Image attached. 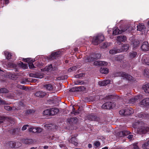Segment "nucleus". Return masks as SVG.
Returning a JSON list of instances; mask_svg holds the SVG:
<instances>
[{"instance_id":"nucleus-1","label":"nucleus","mask_w":149,"mask_h":149,"mask_svg":"<svg viewBox=\"0 0 149 149\" xmlns=\"http://www.w3.org/2000/svg\"><path fill=\"white\" fill-rule=\"evenodd\" d=\"M134 124L135 125H138L139 127L137 130L138 133L145 134L149 131V127L144 126V124L142 122L137 121L134 123Z\"/></svg>"},{"instance_id":"nucleus-2","label":"nucleus","mask_w":149,"mask_h":149,"mask_svg":"<svg viewBox=\"0 0 149 149\" xmlns=\"http://www.w3.org/2000/svg\"><path fill=\"white\" fill-rule=\"evenodd\" d=\"M62 55L61 52L60 51L52 52L51 54L46 57V59L48 61L59 59Z\"/></svg>"},{"instance_id":"nucleus-3","label":"nucleus","mask_w":149,"mask_h":149,"mask_svg":"<svg viewBox=\"0 0 149 149\" xmlns=\"http://www.w3.org/2000/svg\"><path fill=\"white\" fill-rule=\"evenodd\" d=\"M101 55L98 53H94L92 54L91 56H87L85 58V62H90L93 61L95 60L100 58Z\"/></svg>"},{"instance_id":"nucleus-4","label":"nucleus","mask_w":149,"mask_h":149,"mask_svg":"<svg viewBox=\"0 0 149 149\" xmlns=\"http://www.w3.org/2000/svg\"><path fill=\"white\" fill-rule=\"evenodd\" d=\"M22 61L23 62L27 63L28 65H41L40 63H37L38 61H37L35 58H22Z\"/></svg>"},{"instance_id":"nucleus-5","label":"nucleus","mask_w":149,"mask_h":149,"mask_svg":"<svg viewBox=\"0 0 149 149\" xmlns=\"http://www.w3.org/2000/svg\"><path fill=\"white\" fill-rule=\"evenodd\" d=\"M131 29L129 27H127L121 30H120L118 28H116L113 30V34L114 35H116L118 34H121L122 32H126V33L130 32Z\"/></svg>"},{"instance_id":"nucleus-6","label":"nucleus","mask_w":149,"mask_h":149,"mask_svg":"<svg viewBox=\"0 0 149 149\" xmlns=\"http://www.w3.org/2000/svg\"><path fill=\"white\" fill-rule=\"evenodd\" d=\"M116 106L114 102H107L104 103L102 106V108L105 109H110Z\"/></svg>"},{"instance_id":"nucleus-7","label":"nucleus","mask_w":149,"mask_h":149,"mask_svg":"<svg viewBox=\"0 0 149 149\" xmlns=\"http://www.w3.org/2000/svg\"><path fill=\"white\" fill-rule=\"evenodd\" d=\"M16 143L13 141H8L6 142L4 145L5 148L6 149L13 148L15 146Z\"/></svg>"},{"instance_id":"nucleus-8","label":"nucleus","mask_w":149,"mask_h":149,"mask_svg":"<svg viewBox=\"0 0 149 149\" xmlns=\"http://www.w3.org/2000/svg\"><path fill=\"white\" fill-rule=\"evenodd\" d=\"M141 49L143 51H147L149 50V45L147 41L143 42L141 46Z\"/></svg>"},{"instance_id":"nucleus-9","label":"nucleus","mask_w":149,"mask_h":149,"mask_svg":"<svg viewBox=\"0 0 149 149\" xmlns=\"http://www.w3.org/2000/svg\"><path fill=\"white\" fill-rule=\"evenodd\" d=\"M120 76L129 80H133V77L131 75H129L123 72H121L120 73Z\"/></svg>"},{"instance_id":"nucleus-10","label":"nucleus","mask_w":149,"mask_h":149,"mask_svg":"<svg viewBox=\"0 0 149 149\" xmlns=\"http://www.w3.org/2000/svg\"><path fill=\"white\" fill-rule=\"evenodd\" d=\"M55 70L54 66H46L44 68L41 69L42 71H51Z\"/></svg>"},{"instance_id":"nucleus-11","label":"nucleus","mask_w":149,"mask_h":149,"mask_svg":"<svg viewBox=\"0 0 149 149\" xmlns=\"http://www.w3.org/2000/svg\"><path fill=\"white\" fill-rule=\"evenodd\" d=\"M85 87L84 86H80L78 87H74L70 90V91H80L84 90Z\"/></svg>"},{"instance_id":"nucleus-12","label":"nucleus","mask_w":149,"mask_h":149,"mask_svg":"<svg viewBox=\"0 0 149 149\" xmlns=\"http://www.w3.org/2000/svg\"><path fill=\"white\" fill-rule=\"evenodd\" d=\"M129 47L130 45L129 44H124L121 48L119 49L120 52L127 51L129 49Z\"/></svg>"},{"instance_id":"nucleus-13","label":"nucleus","mask_w":149,"mask_h":149,"mask_svg":"<svg viewBox=\"0 0 149 149\" xmlns=\"http://www.w3.org/2000/svg\"><path fill=\"white\" fill-rule=\"evenodd\" d=\"M137 56V53L136 52L131 51L128 54L129 58L130 59H132L135 58Z\"/></svg>"},{"instance_id":"nucleus-14","label":"nucleus","mask_w":149,"mask_h":149,"mask_svg":"<svg viewBox=\"0 0 149 149\" xmlns=\"http://www.w3.org/2000/svg\"><path fill=\"white\" fill-rule=\"evenodd\" d=\"M117 40L119 42H125L127 40V37L124 35H120L118 36Z\"/></svg>"},{"instance_id":"nucleus-15","label":"nucleus","mask_w":149,"mask_h":149,"mask_svg":"<svg viewBox=\"0 0 149 149\" xmlns=\"http://www.w3.org/2000/svg\"><path fill=\"white\" fill-rule=\"evenodd\" d=\"M140 104L142 106L149 105V98H146L143 100L140 103Z\"/></svg>"},{"instance_id":"nucleus-16","label":"nucleus","mask_w":149,"mask_h":149,"mask_svg":"<svg viewBox=\"0 0 149 149\" xmlns=\"http://www.w3.org/2000/svg\"><path fill=\"white\" fill-rule=\"evenodd\" d=\"M4 107L5 109L10 111H13L15 110H18L20 109V108H17L16 107L14 106L13 107H11L9 106H5Z\"/></svg>"},{"instance_id":"nucleus-17","label":"nucleus","mask_w":149,"mask_h":149,"mask_svg":"<svg viewBox=\"0 0 149 149\" xmlns=\"http://www.w3.org/2000/svg\"><path fill=\"white\" fill-rule=\"evenodd\" d=\"M46 93L42 91H37L35 93V95L39 97H42L46 95Z\"/></svg>"},{"instance_id":"nucleus-18","label":"nucleus","mask_w":149,"mask_h":149,"mask_svg":"<svg viewBox=\"0 0 149 149\" xmlns=\"http://www.w3.org/2000/svg\"><path fill=\"white\" fill-rule=\"evenodd\" d=\"M67 121L70 124H76L77 122V119L76 117L72 118H68Z\"/></svg>"},{"instance_id":"nucleus-19","label":"nucleus","mask_w":149,"mask_h":149,"mask_svg":"<svg viewBox=\"0 0 149 149\" xmlns=\"http://www.w3.org/2000/svg\"><path fill=\"white\" fill-rule=\"evenodd\" d=\"M110 80H105L99 82V85L100 86H106L110 83Z\"/></svg>"},{"instance_id":"nucleus-20","label":"nucleus","mask_w":149,"mask_h":149,"mask_svg":"<svg viewBox=\"0 0 149 149\" xmlns=\"http://www.w3.org/2000/svg\"><path fill=\"white\" fill-rule=\"evenodd\" d=\"M109 52L110 54H114L117 53H120L119 49L117 47H114L113 49L110 50Z\"/></svg>"},{"instance_id":"nucleus-21","label":"nucleus","mask_w":149,"mask_h":149,"mask_svg":"<svg viewBox=\"0 0 149 149\" xmlns=\"http://www.w3.org/2000/svg\"><path fill=\"white\" fill-rule=\"evenodd\" d=\"M29 76L31 77L41 78L43 77V75L41 73H37L36 74H30Z\"/></svg>"},{"instance_id":"nucleus-22","label":"nucleus","mask_w":149,"mask_h":149,"mask_svg":"<svg viewBox=\"0 0 149 149\" xmlns=\"http://www.w3.org/2000/svg\"><path fill=\"white\" fill-rule=\"evenodd\" d=\"M94 65H107L108 64L107 62L102 61H96L94 63Z\"/></svg>"},{"instance_id":"nucleus-23","label":"nucleus","mask_w":149,"mask_h":149,"mask_svg":"<svg viewBox=\"0 0 149 149\" xmlns=\"http://www.w3.org/2000/svg\"><path fill=\"white\" fill-rule=\"evenodd\" d=\"M77 135L72 137V138L69 140V142L74 144L75 146H77V140L76 137L77 136Z\"/></svg>"},{"instance_id":"nucleus-24","label":"nucleus","mask_w":149,"mask_h":149,"mask_svg":"<svg viewBox=\"0 0 149 149\" xmlns=\"http://www.w3.org/2000/svg\"><path fill=\"white\" fill-rule=\"evenodd\" d=\"M44 87L49 92L52 91L53 89V86L51 84H46L44 85Z\"/></svg>"},{"instance_id":"nucleus-25","label":"nucleus","mask_w":149,"mask_h":149,"mask_svg":"<svg viewBox=\"0 0 149 149\" xmlns=\"http://www.w3.org/2000/svg\"><path fill=\"white\" fill-rule=\"evenodd\" d=\"M141 97V95L136 96L135 97L131 99L129 101V102L132 104L134 103Z\"/></svg>"},{"instance_id":"nucleus-26","label":"nucleus","mask_w":149,"mask_h":149,"mask_svg":"<svg viewBox=\"0 0 149 149\" xmlns=\"http://www.w3.org/2000/svg\"><path fill=\"white\" fill-rule=\"evenodd\" d=\"M100 71V73L105 74H107L109 72V69L107 68L104 67L101 68Z\"/></svg>"},{"instance_id":"nucleus-27","label":"nucleus","mask_w":149,"mask_h":149,"mask_svg":"<svg viewBox=\"0 0 149 149\" xmlns=\"http://www.w3.org/2000/svg\"><path fill=\"white\" fill-rule=\"evenodd\" d=\"M50 110L51 116H53L56 114L59 111L58 109L55 108L50 109Z\"/></svg>"},{"instance_id":"nucleus-28","label":"nucleus","mask_w":149,"mask_h":149,"mask_svg":"<svg viewBox=\"0 0 149 149\" xmlns=\"http://www.w3.org/2000/svg\"><path fill=\"white\" fill-rule=\"evenodd\" d=\"M92 43L93 45H97L99 43H100L98 39V37H97V36L93 37L92 41Z\"/></svg>"},{"instance_id":"nucleus-29","label":"nucleus","mask_w":149,"mask_h":149,"mask_svg":"<svg viewBox=\"0 0 149 149\" xmlns=\"http://www.w3.org/2000/svg\"><path fill=\"white\" fill-rule=\"evenodd\" d=\"M4 53L6 59H10L11 58V57L12 56V54L11 53L7 51H5Z\"/></svg>"},{"instance_id":"nucleus-30","label":"nucleus","mask_w":149,"mask_h":149,"mask_svg":"<svg viewBox=\"0 0 149 149\" xmlns=\"http://www.w3.org/2000/svg\"><path fill=\"white\" fill-rule=\"evenodd\" d=\"M81 110V108L80 107H79L77 110L75 111V108L73 107L72 111L71 113H74L75 115H76L80 113Z\"/></svg>"},{"instance_id":"nucleus-31","label":"nucleus","mask_w":149,"mask_h":149,"mask_svg":"<svg viewBox=\"0 0 149 149\" xmlns=\"http://www.w3.org/2000/svg\"><path fill=\"white\" fill-rule=\"evenodd\" d=\"M137 30L140 31H144L145 29V27L144 25L141 24H139L137 26Z\"/></svg>"},{"instance_id":"nucleus-32","label":"nucleus","mask_w":149,"mask_h":149,"mask_svg":"<svg viewBox=\"0 0 149 149\" xmlns=\"http://www.w3.org/2000/svg\"><path fill=\"white\" fill-rule=\"evenodd\" d=\"M142 88L145 92L149 93V84H146L143 86Z\"/></svg>"},{"instance_id":"nucleus-33","label":"nucleus","mask_w":149,"mask_h":149,"mask_svg":"<svg viewBox=\"0 0 149 149\" xmlns=\"http://www.w3.org/2000/svg\"><path fill=\"white\" fill-rule=\"evenodd\" d=\"M88 118L90 120H96L97 117L93 114H91L88 116Z\"/></svg>"},{"instance_id":"nucleus-34","label":"nucleus","mask_w":149,"mask_h":149,"mask_svg":"<svg viewBox=\"0 0 149 149\" xmlns=\"http://www.w3.org/2000/svg\"><path fill=\"white\" fill-rule=\"evenodd\" d=\"M97 36L98 37V39L99 40L100 43L104 40V37L103 35L99 34L97 35Z\"/></svg>"},{"instance_id":"nucleus-35","label":"nucleus","mask_w":149,"mask_h":149,"mask_svg":"<svg viewBox=\"0 0 149 149\" xmlns=\"http://www.w3.org/2000/svg\"><path fill=\"white\" fill-rule=\"evenodd\" d=\"M133 48H135L138 47L139 44V42L137 40H135L132 41Z\"/></svg>"},{"instance_id":"nucleus-36","label":"nucleus","mask_w":149,"mask_h":149,"mask_svg":"<svg viewBox=\"0 0 149 149\" xmlns=\"http://www.w3.org/2000/svg\"><path fill=\"white\" fill-rule=\"evenodd\" d=\"M143 75L148 77H149V69H145L143 72Z\"/></svg>"},{"instance_id":"nucleus-37","label":"nucleus","mask_w":149,"mask_h":149,"mask_svg":"<svg viewBox=\"0 0 149 149\" xmlns=\"http://www.w3.org/2000/svg\"><path fill=\"white\" fill-rule=\"evenodd\" d=\"M77 66H73L70 68L68 69V71L70 72H71L72 71H73L76 70L78 67H77Z\"/></svg>"},{"instance_id":"nucleus-38","label":"nucleus","mask_w":149,"mask_h":149,"mask_svg":"<svg viewBox=\"0 0 149 149\" xmlns=\"http://www.w3.org/2000/svg\"><path fill=\"white\" fill-rule=\"evenodd\" d=\"M9 91L6 88H3L0 89V93H7Z\"/></svg>"},{"instance_id":"nucleus-39","label":"nucleus","mask_w":149,"mask_h":149,"mask_svg":"<svg viewBox=\"0 0 149 149\" xmlns=\"http://www.w3.org/2000/svg\"><path fill=\"white\" fill-rule=\"evenodd\" d=\"M125 109V116H128L130 115L132 113V111L130 110V109Z\"/></svg>"},{"instance_id":"nucleus-40","label":"nucleus","mask_w":149,"mask_h":149,"mask_svg":"<svg viewBox=\"0 0 149 149\" xmlns=\"http://www.w3.org/2000/svg\"><path fill=\"white\" fill-rule=\"evenodd\" d=\"M142 147L145 149H149V143L148 142H145L142 145Z\"/></svg>"},{"instance_id":"nucleus-41","label":"nucleus","mask_w":149,"mask_h":149,"mask_svg":"<svg viewBox=\"0 0 149 149\" xmlns=\"http://www.w3.org/2000/svg\"><path fill=\"white\" fill-rule=\"evenodd\" d=\"M43 114L45 115H51L50 109L44 111L43 112Z\"/></svg>"},{"instance_id":"nucleus-42","label":"nucleus","mask_w":149,"mask_h":149,"mask_svg":"<svg viewBox=\"0 0 149 149\" xmlns=\"http://www.w3.org/2000/svg\"><path fill=\"white\" fill-rule=\"evenodd\" d=\"M29 132L33 133H37V128H30L28 130Z\"/></svg>"},{"instance_id":"nucleus-43","label":"nucleus","mask_w":149,"mask_h":149,"mask_svg":"<svg viewBox=\"0 0 149 149\" xmlns=\"http://www.w3.org/2000/svg\"><path fill=\"white\" fill-rule=\"evenodd\" d=\"M34 142L33 140L32 139H27L24 142L25 143L31 144Z\"/></svg>"},{"instance_id":"nucleus-44","label":"nucleus","mask_w":149,"mask_h":149,"mask_svg":"<svg viewBox=\"0 0 149 149\" xmlns=\"http://www.w3.org/2000/svg\"><path fill=\"white\" fill-rule=\"evenodd\" d=\"M110 45V44L107 42H105L103 43L101 46V47L104 49L108 47Z\"/></svg>"},{"instance_id":"nucleus-45","label":"nucleus","mask_w":149,"mask_h":149,"mask_svg":"<svg viewBox=\"0 0 149 149\" xmlns=\"http://www.w3.org/2000/svg\"><path fill=\"white\" fill-rule=\"evenodd\" d=\"M84 77H85V74L83 73H80L75 76V77L77 78H80Z\"/></svg>"},{"instance_id":"nucleus-46","label":"nucleus","mask_w":149,"mask_h":149,"mask_svg":"<svg viewBox=\"0 0 149 149\" xmlns=\"http://www.w3.org/2000/svg\"><path fill=\"white\" fill-rule=\"evenodd\" d=\"M35 112V111L33 109H29L26 111V114H30L33 113Z\"/></svg>"},{"instance_id":"nucleus-47","label":"nucleus","mask_w":149,"mask_h":149,"mask_svg":"<svg viewBox=\"0 0 149 149\" xmlns=\"http://www.w3.org/2000/svg\"><path fill=\"white\" fill-rule=\"evenodd\" d=\"M6 118L4 116H0V123L1 124L3 123L4 121Z\"/></svg>"},{"instance_id":"nucleus-48","label":"nucleus","mask_w":149,"mask_h":149,"mask_svg":"<svg viewBox=\"0 0 149 149\" xmlns=\"http://www.w3.org/2000/svg\"><path fill=\"white\" fill-rule=\"evenodd\" d=\"M17 87L20 89H22L24 90H27L26 89V87L24 86H22L19 85H17Z\"/></svg>"},{"instance_id":"nucleus-49","label":"nucleus","mask_w":149,"mask_h":149,"mask_svg":"<svg viewBox=\"0 0 149 149\" xmlns=\"http://www.w3.org/2000/svg\"><path fill=\"white\" fill-rule=\"evenodd\" d=\"M119 113L121 115H124L125 116V109H123L119 111Z\"/></svg>"},{"instance_id":"nucleus-50","label":"nucleus","mask_w":149,"mask_h":149,"mask_svg":"<svg viewBox=\"0 0 149 149\" xmlns=\"http://www.w3.org/2000/svg\"><path fill=\"white\" fill-rule=\"evenodd\" d=\"M6 104V101L3 100L2 99H0V105Z\"/></svg>"},{"instance_id":"nucleus-51","label":"nucleus","mask_w":149,"mask_h":149,"mask_svg":"<svg viewBox=\"0 0 149 149\" xmlns=\"http://www.w3.org/2000/svg\"><path fill=\"white\" fill-rule=\"evenodd\" d=\"M29 126L28 125H24L22 128V131H24L27 129V127Z\"/></svg>"},{"instance_id":"nucleus-52","label":"nucleus","mask_w":149,"mask_h":149,"mask_svg":"<svg viewBox=\"0 0 149 149\" xmlns=\"http://www.w3.org/2000/svg\"><path fill=\"white\" fill-rule=\"evenodd\" d=\"M123 131L124 136L127 135L130 133V132L127 131L125 130Z\"/></svg>"},{"instance_id":"nucleus-53","label":"nucleus","mask_w":149,"mask_h":149,"mask_svg":"<svg viewBox=\"0 0 149 149\" xmlns=\"http://www.w3.org/2000/svg\"><path fill=\"white\" fill-rule=\"evenodd\" d=\"M23 103L22 102H19V103H18V106L19 107H16V106H15L17 108H20V109H20L21 108H20V107H23Z\"/></svg>"},{"instance_id":"nucleus-54","label":"nucleus","mask_w":149,"mask_h":149,"mask_svg":"<svg viewBox=\"0 0 149 149\" xmlns=\"http://www.w3.org/2000/svg\"><path fill=\"white\" fill-rule=\"evenodd\" d=\"M94 145L95 146L98 147L100 146V143L99 141H97L94 143Z\"/></svg>"},{"instance_id":"nucleus-55","label":"nucleus","mask_w":149,"mask_h":149,"mask_svg":"<svg viewBox=\"0 0 149 149\" xmlns=\"http://www.w3.org/2000/svg\"><path fill=\"white\" fill-rule=\"evenodd\" d=\"M145 62L147 65H149V58H146L144 60Z\"/></svg>"},{"instance_id":"nucleus-56","label":"nucleus","mask_w":149,"mask_h":149,"mask_svg":"<svg viewBox=\"0 0 149 149\" xmlns=\"http://www.w3.org/2000/svg\"><path fill=\"white\" fill-rule=\"evenodd\" d=\"M118 136L120 137L124 136L123 131L120 132L118 133Z\"/></svg>"},{"instance_id":"nucleus-57","label":"nucleus","mask_w":149,"mask_h":149,"mask_svg":"<svg viewBox=\"0 0 149 149\" xmlns=\"http://www.w3.org/2000/svg\"><path fill=\"white\" fill-rule=\"evenodd\" d=\"M133 137V135H130L128 136L127 138L129 139L130 140H132Z\"/></svg>"},{"instance_id":"nucleus-58","label":"nucleus","mask_w":149,"mask_h":149,"mask_svg":"<svg viewBox=\"0 0 149 149\" xmlns=\"http://www.w3.org/2000/svg\"><path fill=\"white\" fill-rule=\"evenodd\" d=\"M42 131V129L39 127H37V133H40Z\"/></svg>"},{"instance_id":"nucleus-59","label":"nucleus","mask_w":149,"mask_h":149,"mask_svg":"<svg viewBox=\"0 0 149 149\" xmlns=\"http://www.w3.org/2000/svg\"><path fill=\"white\" fill-rule=\"evenodd\" d=\"M77 84H84V82L82 81H77Z\"/></svg>"},{"instance_id":"nucleus-60","label":"nucleus","mask_w":149,"mask_h":149,"mask_svg":"<svg viewBox=\"0 0 149 149\" xmlns=\"http://www.w3.org/2000/svg\"><path fill=\"white\" fill-rule=\"evenodd\" d=\"M21 68L24 69H26L28 68V66H20Z\"/></svg>"},{"instance_id":"nucleus-61","label":"nucleus","mask_w":149,"mask_h":149,"mask_svg":"<svg viewBox=\"0 0 149 149\" xmlns=\"http://www.w3.org/2000/svg\"><path fill=\"white\" fill-rule=\"evenodd\" d=\"M138 116V117L140 118H143L144 116L141 113L139 114Z\"/></svg>"},{"instance_id":"nucleus-62","label":"nucleus","mask_w":149,"mask_h":149,"mask_svg":"<svg viewBox=\"0 0 149 149\" xmlns=\"http://www.w3.org/2000/svg\"><path fill=\"white\" fill-rule=\"evenodd\" d=\"M18 65H28L27 64H24L23 63L20 61V62L18 64Z\"/></svg>"},{"instance_id":"nucleus-63","label":"nucleus","mask_w":149,"mask_h":149,"mask_svg":"<svg viewBox=\"0 0 149 149\" xmlns=\"http://www.w3.org/2000/svg\"><path fill=\"white\" fill-rule=\"evenodd\" d=\"M29 67L30 69H34L36 67L35 66H29Z\"/></svg>"},{"instance_id":"nucleus-64","label":"nucleus","mask_w":149,"mask_h":149,"mask_svg":"<svg viewBox=\"0 0 149 149\" xmlns=\"http://www.w3.org/2000/svg\"><path fill=\"white\" fill-rule=\"evenodd\" d=\"M133 146H134V148L136 149L137 148L138 146H137V144H133Z\"/></svg>"}]
</instances>
